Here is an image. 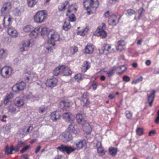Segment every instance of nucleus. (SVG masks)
<instances>
[{
	"label": "nucleus",
	"mask_w": 159,
	"mask_h": 159,
	"mask_svg": "<svg viewBox=\"0 0 159 159\" xmlns=\"http://www.w3.org/2000/svg\"><path fill=\"white\" fill-rule=\"evenodd\" d=\"M6 53L3 49L0 50V59H1L4 57Z\"/></svg>",
	"instance_id": "37998d69"
},
{
	"label": "nucleus",
	"mask_w": 159,
	"mask_h": 159,
	"mask_svg": "<svg viewBox=\"0 0 159 159\" xmlns=\"http://www.w3.org/2000/svg\"><path fill=\"white\" fill-rule=\"evenodd\" d=\"M108 152L109 154L112 156H114L116 155L118 152L117 148L111 147L109 148Z\"/></svg>",
	"instance_id": "393cba45"
},
{
	"label": "nucleus",
	"mask_w": 159,
	"mask_h": 159,
	"mask_svg": "<svg viewBox=\"0 0 159 159\" xmlns=\"http://www.w3.org/2000/svg\"><path fill=\"white\" fill-rule=\"evenodd\" d=\"M48 37L49 39L48 43L54 46L55 42L59 40L60 36L57 32L53 30H51L48 32Z\"/></svg>",
	"instance_id": "7ed1b4c3"
},
{
	"label": "nucleus",
	"mask_w": 159,
	"mask_h": 159,
	"mask_svg": "<svg viewBox=\"0 0 159 159\" xmlns=\"http://www.w3.org/2000/svg\"><path fill=\"white\" fill-rule=\"evenodd\" d=\"M99 4L98 0H85L84 2V5L87 10L91 7H97Z\"/></svg>",
	"instance_id": "39448f33"
},
{
	"label": "nucleus",
	"mask_w": 159,
	"mask_h": 159,
	"mask_svg": "<svg viewBox=\"0 0 159 159\" xmlns=\"http://www.w3.org/2000/svg\"><path fill=\"white\" fill-rule=\"evenodd\" d=\"M38 35L37 32H36L35 30L33 29L30 32L29 34V36L30 37L32 38H34L36 37Z\"/></svg>",
	"instance_id": "4c0bfd02"
},
{
	"label": "nucleus",
	"mask_w": 159,
	"mask_h": 159,
	"mask_svg": "<svg viewBox=\"0 0 159 159\" xmlns=\"http://www.w3.org/2000/svg\"><path fill=\"white\" fill-rule=\"evenodd\" d=\"M155 122L156 124H157L159 123V118L158 117L156 118L155 120Z\"/></svg>",
	"instance_id": "69168bd1"
},
{
	"label": "nucleus",
	"mask_w": 159,
	"mask_h": 159,
	"mask_svg": "<svg viewBox=\"0 0 159 159\" xmlns=\"http://www.w3.org/2000/svg\"><path fill=\"white\" fill-rule=\"evenodd\" d=\"M63 118L67 122H70L73 121V115L70 113L66 112L63 115Z\"/></svg>",
	"instance_id": "aec40b11"
},
{
	"label": "nucleus",
	"mask_w": 159,
	"mask_h": 159,
	"mask_svg": "<svg viewBox=\"0 0 159 159\" xmlns=\"http://www.w3.org/2000/svg\"><path fill=\"white\" fill-rule=\"evenodd\" d=\"M47 109V107L44 106L40 107L38 110L39 113H43L45 112Z\"/></svg>",
	"instance_id": "e433bc0d"
},
{
	"label": "nucleus",
	"mask_w": 159,
	"mask_h": 159,
	"mask_svg": "<svg viewBox=\"0 0 159 159\" xmlns=\"http://www.w3.org/2000/svg\"><path fill=\"white\" fill-rule=\"evenodd\" d=\"M5 17H4L3 20V23L2 25L3 26L4 28H8L9 26L10 25V23L9 22H8V24H6V23L5 21Z\"/></svg>",
	"instance_id": "79ce46f5"
},
{
	"label": "nucleus",
	"mask_w": 159,
	"mask_h": 159,
	"mask_svg": "<svg viewBox=\"0 0 159 159\" xmlns=\"http://www.w3.org/2000/svg\"><path fill=\"white\" fill-rule=\"evenodd\" d=\"M115 97V95L114 94H110L108 96V98L109 99H113Z\"/></svg>",
	"instance_id": "13d9d810"
},
{
	"label": "nucleus",
	"mask_w": 159,
	"mask_h": 159,
	"mask_svg": "<svg viewBox=\"0 0 159 159\" xmlns=\"http://www.w3.org/2000/svg\"><path fill=\"white\" fill-rule=\"evenodd\" d=\"M127 12L129 15L131 16L135 13V11L133 9H129L127 10Z\"/></svg>",
	"instance_id": "09e8293b"
},
{
	"label": "nucleus",
	"mask_w": 159,
	"mask_h": 159,
	"mask_svg": "<svg viewBox=\"0 0 159 159\" xmlns=\"http://www.w3.org/2000/svg\"><path fill=\"white\" fill-rule=\"evenodd\" d=\"M53 73L55 76L59 75L62 76H67L71 74V72L69 68L62 65L60 67H56L53 70Z\"/></svg>",
	"instance_id": "f03ea898"
},
{
	"label": "nucleus",
	"mask_w": 159,
	"mask_h": 159,
	"mask_svg": "<svg viewBox=\"0 0 159 159\" xmlns=\"http://www.w3.org/2000/svg\"><path fill=\"white\" fill-rule=\"evenodd\" d=\"M1 11V15L2 16H4L7 13V10H5L2 8Z\"/></svg>",
	"instance_id": "603ef678"
},
{
	"label": "nucleus",
	"mask_w": 159,
	"mask_h": 159,
	"mask_svg": "<svg viewBox=\"0 0 159 159\" xmlns=\"http://www.w3.org/2000/svg\"><path fill=\"white\" fill-rule=\"evenodd\" d=\"M151 61L149 60H147L145 62V64L147 66H149L151 64Z\"/></svg>",
	"instance_id": "e2e57ef3"
},
{
	"label": "nucleus",
	"mask_w": 159,
	"mask_h": 159,
	"mask_svg": "<svg viewBox=\"0 0 159 159\" xmlns=\"http://www.w3.org/2000/svg\"><path fill=\"white\" fill-rule=\"evenodd\" d=\"M85 34V30H83L81 31H78V34L81 36H84Z\"/></svg>",
	"instance_id": "3c124183"
},
{
	"label": "nucleus",
	"mask_w": 159,
	"mask_h": 159,
	"mask_svg": "<svg viewBox=\"0 0 159 159\" xmlns=\"http://www.w3.org/2000/svg\"><path fill=\"white\" fill-rule=\"evenodd\" d=\"M30 147V145H27L25 146L20 150V152L21 153H23L25 152L29 149V148Z\"/></svg>",
	"instance_id": "ea45409f"
},
{
	"label": "nucleus",
	"mask_w": 159,
	"mask_h": 159,
	"mask_svg": "<svg viewBox=\"0 0 159 159\" xmlns=\"http://www.w3.org/2000/svg\"><path fill=\"white\" fill-rule=\"evenodd\" d=\"M116 49L119 52H121L125 48L126 43L124 40H120L118 41Z\"/></svg>",
	"instance_id": "f3484780"
},
{
	"label": "nucleus",
	"mask_w": 159,
	"mask_h": 159,
	"mask_svg": "<svg viewBox=\"0 0 159 159\" xmlns=\"http://www.w3.org/2000/svg\"><path fill=\"white\" fill-rule=\"evenodd\" d=\"M25 85V83L23 81H21L14 85L12 87V90L16 92H18L20 91L23 90Z\"/></svg>",
	"instance_id": "0eeeda50"
},
{
	"label": "nucleus",
	"mask_w": 159,
	"mask_h": 159,
	"mask_svg": "<svg viewBox=\"0 0 159 159\" xmlns=\"http://www.w3.org/2000/svg\"><path fill=\"white\" fill-rule=\"evenodd\" d=\"M41 148V146H40L39 145L37 147V148H36V149L35 150V151H34L35 153H38L39 152V150H40Z\"/></svg>",
	"instance_id": "bf43d9fd"
},
{
	"label": "nucleus",
	"mask_w": 159,
	"mask_h": 159,
	"mask_svg": "<svg viewBox=\"0 0 159 159\" xmlns=\"http://www.w3.org/2000/svg\"><path fill=\"white\" fill-rule=\"evenodd\" d=\"M13 93H10L9 94H7L5 97L10 100L13 98Z\"/></svg>",
	"instance_id": "c03bdc74"
},
{
	"label": "nucleus",
	"mask_w": 159,
	"mask_h": 159,
	"mask_svg": "<svg viewBox=\"0 0 159 159\" xmlns=\"http://www.w3.org/2000/svg\"><path fill=\"white\" fill-rule=\"evenodd\" d=\"M61 117L60 112L58 111L52 112L50 115V119L53 122L57 121L61 119Z\"/></svg>",
	"instance_id": "1a4fd4ad"
},
{
	"label": "nucleus",
	"mask_w": 159,
	"mask_h": 159,
	"mask_svg": "<svg viewBox=\"0 0 159 159\" xmlns=\"http://www.w3.org/2000/svg\"><path fill=\"white\" fill-rule=\"evenodd\" d=\"M126 117L128 119H131L132 118V113L128 110L126 111L125 112Z\"/></svg>",
	"instance_id": "72a5a7b5"
},
{
	"label": "nucleus",
	"mask_w": 159,
	"mask_h": 159,
	"mask_svg": "<svg viewBox=\"0 0 159 159\" xmlns=\"http://www.w3.org/2000/svg\"><path fill=\"white\" fill-rule=\"evenodd\" d=\"M87 92H85L83 93L81 99L80 104L81 106L87 107L90 104V101L87 97Z\"/></svg>",
	"instance_id": "6e6552de"
},
{
	"label": "nucleus",
	"mask_w": 159,
	"mask_h": 159,
	"mask_svg": "<svg viewBox=\"0 0 159 159\" xmlns=\"http://www.w3.org/2000/svg\"><path fill=\"white\" fill-rule=\"evenodd\" d=\"M33 29V27L32 26L27 25L24 27L23 30L25 32H31Z\"/></svg>",
	"instance_id": "473e14b6"
},
{
	"label": "nucleus",
	"mask_w": 159,
	"mask_h": 159,
	"mask_svg": "<svg viewBox=\"0 0 159 159\" xmlns=\"http://www.w3.org/2000/svg\"><path fill=\"white\" fill-rule=\"evenodd\" d=\"M14 150V148L13 146H11L10 148L7 147H6L5 153L7 155L9 154H12V151Z\"/></svg>",
	"instance_id": "7c9ffc66"
},
{
	"label": "nucleus",
	"mask_w": 159,
	"mask_h": 159,
	"mask_svg": "<svg viewBox=\"0 0 159 159\" xmlns=\"http://www.w3.org/2000/svg\"><path fill=\"white\" fill-rule=\"evenodd\" d=\"M38 1L34 0H27V3L28 6L29 7H32L37 3Z\"/></svg>",
	"instance_id": "c756f323"
},
{
	"label": "nucleus",
	"mask_w": 159,
	"mask_h": 159,
	"mask_svg": "<svg viewBox=\"0 0 159 159\" xmlns=\"http://www.w3.org/2000/svg\"><path fill=\"white\" fill-rule=\"evenodd\" d=\"M116 69L113 68L112 69L108 71L106 73L107 76L109 77H111L114 75V72L116 71Z\"/></svg>",
	"instance_id": "f704fd0d"
},
{
	"label": "nucleus",
	"mask_w": 159,
	"mask_h": 159,
	"mask_svg": "<svg viewBox=\"0 0 159 159\" xmlns=\"http://www.w3.org/2000/svg\"><path fill=\"white\" fill-rule=\"evenodd\" d=\"M30 44V41L24 43L21 47L20 48V50L21 52H23L25 51L28 50V48L29 47Z\"/></svg>",
	"instance_id": "a878e982"
},
{
	"label": "nucleus",
	"mask_w": 159,
	"mask_h": 159,
	"mask_svg": "<svg viewBox=\"0 0 159 159\" xmlns=\"http://www.w3.org/2000/svg\"><path fill=\"white\" fill-rule=\"evenodd\" d=\"M76 119L77 122L80 125L84 126L87 123L86 121L81 114H78L76 116Z\"/></svg>",
	"instance_id": "9b49d317"
},
{
	"label": "nucleus",
	"mask_w": 159,
	"mask_h": 159,
	"mask_svg": "<svg viewBox=\"0 0 159 159\" xmlns=\"http://www.w3.org/2000/svg\"><path fill=\"white\" fill-rule=\"evenodd\" d=\"M69 4L68 1H66L63 3H61L58 6V9L60 11H64L66 8V6Z\"/></svg>",
	"instance_id": "4be33fe9"
},
{
	"label": "nucleus",
	"mask_w": 159,
	"mask_h": 159,
	"mask_svg": "<svg viewBox=\"0 0 159 159\" xmlns=\"http://www.w3.org/2000/svg\"><path fill=\"white\" fill-rule=\"evenodd\" d=\"M152 91V93H151L148 94L147 101L148 102L149 105L150 107L152 106L155 97V93L156 91L153 90Z\"/></svg>",
	"instance_id": "f8f14e48"
},
{
	"label": "nucleus",
	"mask_w": 159,
	"mask_h": 159,
	"mask_svg": "<svg viewBox=\"0 0 159 159\" xmlns=\"http://www.w3.org/2000/svg\"><path fill=\"white\" fill-rule=\"evenodd\" d=\"M14 103L15 105L18 107L22 106L24 104V100L20 97H17L14 99Z\"/></svg>",
	"instance_id": "a211bd4d"
},
{
	"label": "nucleus",
	"mask_w": 159,
	"mask_h": 159,
	"mask_svg": "<svg viewBox=\"0 0 159 159\" xmlns=\"http://www.w3.org/2000/svg\"><path fill=\"white\" fill-rule=\"evenodd\" d=\"M120 69H123V70L121 72H117L116 74H117L118 75H120L123 74L124 72L127 69V68L125 67L124 65H123L119 67Z\"/></svg>",
	"instance_id": "58836bf2"
},
{
	"label": "nucleus",
	"mask_w": 159,
	"mask_h": 159,
	"mask_svg": "<svg viewBox=\"0 0 159 159\" xmlns=\"http://www.w3.org/2000/svg\"><path fill=\"white\" fill-rule=\"evenodd\" d=\"M74 146L75 148L71 146L61 144L56 148V149L63 153H66L68 155L75 150H80L87 146V143L85 140L84 139H78L75 140L74 142Z\"/></svg>",
	"instance_id": "f257e3e1"
},
{
	"label": "nucleus",
	"mask_w": 159,
	"mask_h": 159,
	"mask_svg": "<svg viewBox=\"0 0 159 159\" xmlns=\"http://www.w3.org/2000/svg\"><path fill=\"white\" fill-rule=\"evenodd\" d=\"M78 50V48L76 47H73L70 50L71 53L72 54H74L75 52H77Z\"/></svg>",
	"instance_id": "a18cd8bd"
},
{
	"label": "nucleus",
	"mask_w": 159,
	"mask_h": 159,
	"mask_svg": "<svg viewBox=\"0 0 159 159\" xmlns=\"http://www.w3.org/2000/svg\"><path fill=\"white\" fill-rule=\"evenodd\" d=\"M57 80H47L45 84L47 87L53 88L57 84Z\"/></svg>",
	"instance_id": "6ab92c4d"
},
{
	"label": "nucleus",
	"mask_w": 159,
	"mask_h": 159,
	"mask_svg": "<svg viewBox=\"0 0 159 159\" xmlns=\"http://www.w3.org/2000/svg\"><path fill=\"white\" fill-rule=\"evenodd\" d=\"M156 133V132L155 130H152L149 132L148 135L151 136L152 135L155 134Z\"/></svg>",
	"instance_id": "6e6d98bb"
},
{
	"label": "nucleus",
	"mask_w": 159,
	"mask_h": 159,
	"mask_svg": "<svg viewBox=\"0 0 159 159\" xmlns=\"http://www.w3.org/2000/svg\"><path fill=\"white\" fill-rule=\"evenodd\" d=\"M47 18V14L43 11L42 10L37 12L34 18L35 22L37 23H41L44 22Z\"/></svg>",
	"instance_id": "20e7f679"
},
{
	"label": "nucleus",
	"mask_w": 159,
	"mask_h": 159,
	"mask_svg": "<svg viewBox=\"0 0 159 159\" xmlns=\"http://www.w3.org/2000/svg\"><path fill=\"white\" fill-rule=\"evenodd\" d=\"M139 80H133V81H132V84H136L139 82ZM140 80L141 81L142 80Z\"/></svg>",
	"instance_id": "774afa93"
},
{
	"label": "nucleus",
	"mask_w": 159,
	"mask_h": 159,
	"mask_svg": "<svg viewBox=\"0 0 159 159\" xmlns=\"http://www.w3.org/2000/svg\"><path fill=\"white\" fill-rule=\"evenodd\" d=\"M9 102L10 100L5 97L4 99L3 103L4 105H6Z\"/></svg>",
	"instance_id": "864d4df0"
},
{
	"label": "nucleus",
	"mask_w": 159,
	"mask_h": 159,
	"mask_svg": "<svg viewBox=\"0 0 159 159\" xmlns=\"http://www.w3.org/2000/svg\"><path fill=\"white\" fill-rule=\"evenodd\" d=\"M98 86V84L97 83H93L92 84L91 86L90 87V88H92L94 90H96L97 89Z\"/></svg>",
	"instance_id": "de8ad7c7"
},
{
	"label": "nucleus",
	"mask_w": 159,
	"mask_h": 159,
	"mask_svg": "<svg viewBox=\"0 0 159 159\" xmlns=\"http://www.w3.org/2000/svg\"><path fill=\"white\" fill-rule=\"evenodd\" d=\"M96 146L98 153L101 155H104L105 154L106 152L105 151L104 149L102 147L101 141H98L96 144Z\"/></svg>",
	"instance_id": "2eb2a0df"
},
{
	"label": "nucleus",
	"mask_w": 159,
	"mask_h": 159,
	"mask_svg": "<svg viewBox=\"0 0 159 159\" xmlns=\"http://www.w3.org/2000/svg\"><path fill=\"white\" fill-rule=\"evenodd\" d=\"M7 116L6 115H3L2 116V119L1 120V121L2 122H6L7 121V120H6L5 119L7 118Z\"/></svg>",
	"instance_id": "4d7b16f0"
},
{
	"label": "nucleus",
	"mask_w": 159,
	"mask_h": 159,
	"mask_svg": "<svg viewBox=\"0 0 159 159\" xmlns=\"http://www.w3.org/2000/svg\"><path fill=\"white\" fill-rule=\"evenodd\" d=\"M123 80H130V79L129 77L127 75H125L123 77Z\"/></svg>",
	"instance_id": "0e129e2a"
},
{
	"label": "nucleus",
	"mask_w": 159,
	"mask_h": 159,
	"mask_svg": "<svg viewBox=\"0 0 159 159\" xmlns=\"http://www.w3.org/2000/svg\"><path fill=\"white\" fill-rule=\"evenodd\" d=\"M143 129L142 128L137 127L136 130V134L139 136H141L144 134Z\"/></svg>",
	"instance_id": "2f4dec72"
},
{
	"label": "nucleus",
	"mask_w": 159,
	"mask_h": 159,
	"mask_svg": "<svg viewBox=\"0 0 159 159\" xmlns=\"http://www.w3.org/2000/svg\"><path fill=\"white\" fill-rule=\"evenodd\" d=\"M61 140L64 142H67L73 139V136L70 132L65 131L61 135Z\"/></svg>",
	"instance_id": "423d86ee"
},
{
	"label": "nucleus",
	"mask_w": 159,
	"mask_h": 159,
	"mask_svg": "<svg viewBox=\"0 0 159 159\" xmlns=\"http://www.w3.org/2000/svg\"><path fill=\"white\" fill-rule=\"evenodd\" d=\"M69 18L71 22H74L75 20V16L74 14H72L70 16Z\"/></svg>",
	"instance_id": "49530a36"
},
{
	"label": "nucleus",
	"mask_w": 159,
	"mask_h": 159,
	"mask_svg": "<svg viewBox=\"0 0 159 159\" xmlns=\"http://www.w3.org/2000/svg\"><path fill=\"white\" fill-rule=\"evenodd\" d=\"M132 66L134 68H136L138 66V64L137 63L134 62L132 64Z\"/></svg>",
	"instance_id": "338daca9"
},
{
	"label": "nucleus",
	"mask_w": 159,
	"mask_h": 159,
	"mask_svg": "<svg viewBox=\"0 0 159 159\" xmlns=\"http://www.w3.org/2000/svg\"><path fill=\"white\" fill-rule=\"evenodd\" d=\"M75 80H82L83 78L81 74H78L74 76Z\"/></svg>",
	"instance_id": "a19ab883"
},
{
	"label": "nucleus",
	"mask_w": 159,
	"mask_h": 159,
	"mask_svg": "<svg viewBox=\"0 0 159 159\" xmlns=\"http://www.w3.org/2000/svg\"><path fill=\"white\" fill-rule=\"evenodd\" d=\"M109 16V11H107L104 14V16L105 17H108Z\"/></svg>",
	"instance_id": "052dcab7"
},
{
	"label": "nucleus",
	"mask_w": 159,
	"mask_h": 159,
	"mask_svg": "<svg viewBox=\"0 0 159 159\" xmlns=\"http://www.w3.org/2000/svg\"><path fill=\"white\" fill-rule=\"evenodd\" d=\"M93 48L92 45H87L85 48V53L86 54H91L93 53Z\"/></svg>",
	"instance_id": "bb28decb"
},
{
	"label": "nucleus",
	"mask_w": 159,
	"mask_h": 159,
	"mask_svg": "<svg viewBox=\"0 0 159 159\" xmlns=\"http://www.w3.org/2000/svg\"><path fill=\"white\" fill-rule=\"evenodd\" d=\"M71 26L69 21L67 22L65 21L63 25L62 28L65 31H67L70 28Z\"/></svg>",
	"instance_id": "cd10ccee"
},
{
	"label": "nucleus",
	"mask_w": 159,
	"mask_h": 159,
	"mask_svg": "<svg viewBox=\"0 0 159 159\" xmlns=\"http://www.w3.org/2000/svg\"><path fill=\"white\" fill-rule=\"evenodd\" d=\"M8 111L11 113L16 114L20 111V109L19 108L17 109L14 105L11 104L8 107Z\"/></svg>",
	"instance_id": "412c9836"
},
{
	"label": "nucleus",
	"mask_w": 159,
	"mask_h": 159,
	"mask_svg": "<svg viewBox=\"0 0 159 159\" xmlns=\"http://www.w3.org/2000/svg\"><path fill=\"white\" fill-rule=\"evenodd\" d=\"M95 35L98 36H100L101 38L104 39L107 36V33L103 29L100 28L99 27L95 32Z\"/></svg>",
	"instance_id": "4468645a"
},
{
	"label": "nucleus",
	"mask_w": 159,
	"mask_h": 159,
	"mask_svg": "<svg viewBox=\"0 0 159 159\" xmlns=\"http://www.w3.org/2000/svg\"><path fill=\"white\" fill-rule=\"evenodd\" d=\"M10 3H7L4 4L3 6V7H2L4 9H5L7 11V9L8 8V6H10Z\"/></svg>",
	"instance_id": "8fccbe9b"
},
{
	"label": "nucleus",
	"mask_w": 159,
	"mask_h": 159,
	"mask_svg": "<svg viewBox=\"0 0 159 159\" xmlns=\"http://www.w3.org/2000/svg\"><path fill=\"white\" fill-rule=\"evenodd\" d=\"M90 67V63L88 61L84 62L81 70L83 72H85Z\"/></svg>",
	"instance_id": "b1692460"
},
{
	"label": "nucleus",
	"mask_w": 159,
	"mask_h": 159,
	"mask_svg": "<svg viewBox=\"0 0 159 159\" xmlns=\"http://www.w3.org/2000/svg\"><path fill=\"white\" fill-rule=\"evenodd\" d=\"M145 12V10L143 8H141L138 10V13L139 14V16L138 18L135 17L134 18V19L137 20H140L142 17L143 14Z\"/></svg>",
	"instance_id": "c85d7f7f"
},
{
	"label": "nucleus",
	"mask_w": 159,
	"mask_h": 159,
	"mask_svg": "<svg viewBox=\"0 0 159 159\" xmlns=\"http://www.w3.org/2000/svg\"><path fill=\"white\" fill-rule=\"evenodd\" d=\"M63 157L61 155H56L54 159H62Z\"/></svg>",
	"instance_id": "5fc2aeb1"
},
{
	"label": "nucleus",
	"mask_w": 159,
	"mask_h": 159,
	"mask_svg": "<svg viewBox=\"0 0 159 159\" xmlns=\"http://www.w3.org/2000/svg\"><path fill=\"white\" fill-rule=\"evenodd\" d=\"M7 32L12 37H16L17 35V31L14 28L9 27L7 28Z\"/></svg>",
	"instance_id": "5701e85b"
},
{
	"label": "nucleus",
	"mask_w": 159,
	"mask_h": 159,
	"mask_svg": "<svg viewBox=\"0 0 159 159\" xmlns=\"http://www.w3.org/2000/svg\"><path fill=\"white\" fill-rule=\"evenodd\" d=\"M72 5H73L72 4V5H69L68 6V10L67 11V12L70 13V12H71V10L70 9H71V7L72 6Z\"/></svg>",
	"instance_id": "680f3d73"
},
{
	"label": "nucleus",
	"mask_w": 159,
	"mask_h": 159,
	"mask_svg": "<svg viewBox=\"0 0 159 159\" xmlns=\"http://www.w3.org/2000/svg\"><path fill=\"white\" fill-rule=\"evenodd\" d=\"M70 132H71L75 134H79L80 131L78 125L74 123L70 124L68 128Z\"/></svg>",
	"instance_id": "9d476101"
},
{
	"label": "nucleus",
	"mask_w": 159,
	"mask_h": 159,
	"mask_svg": "<svg viewBox=\"0 0 159 159\" xmlns=\"http://www.w3.org/2000/svg\"><path fill=\"white\" fill-rule=\"evenodd\" d=\"M48 28H41V34L43 36V35H47L48 36Z\"/></svg>",
	"instance_id": "c9c22d12"
},
{
	"label": "nucleus",
	"mask_w": 159,
	"mask_h": 159,
	"mask_svg": "<svg viewBox=\"0 0 159 159\" xmlns=\"http://www.w3.org/2000/svg\"><path fill=\"white\" fill-rule=\"evenodd\" d=\"M71 105V103L70 102L61 101L59 103V107L63 110H67Z\"/></svg>",
	"instance_id": "ddd939ff"
},
{
	"label": "nucleus",
	"mask_w": 159,
	"mask_h": 159,
	"mask_svg": "<svg viewBox=\"0 0 159 159\" xmlns=\"http://www.w3.org/2000/svg\"><path fill=\"white\" fill-rule=\"evenodd\" d=\"M111 48V46L106 45L101 49H99V51L101 54H104L107 55L108 52H111L110 49Z\"/></svg>",
	"instance_id": "dca6fc26"
}]
</instances>
